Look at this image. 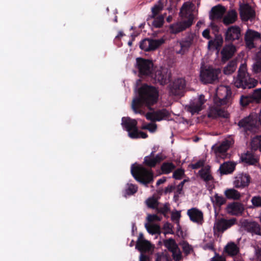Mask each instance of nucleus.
<instances>
[{"label":"nucleus","instance_id":"72a5a7b5","mask_svg":"<svg viewBox=\"0 0 261 261\" xmlns=\"http://www.w3.org/2000/svg\"><path fill=\"white\" fill-rule=\"evenodd\" d=\"M154 112L155 121H160L170 116L168 111L166 109L158 110L156 111H154Z\"/></svg>","mask_w":261,"mask_h":261},{"label":"nucleus","instance_id":"ddd939ff","mask_svg":"<svg viewBox=\"0 0 261 261\" xmlns=\"http://www.w3.org/2000/svg\"><path fill=\"white\" fill-rule=\"evenodd\" d=\"M239 12L240 17L243 21L251 20L255 16V10L248 3L242 4L240 5Z\"/></svg>","mask_w":261,"mask_h":261},{"label":"nucleus","instance_id":"393cba45","mask_svg":"<svg viewBox=\"0 0 261 261\" xmlns=\"http://www.w3.org/2000/svg\"><path fill=\"white\" fill-rule=\"evenodd\" d=\"M235 169V164L227 162L221 164L219 168V171L221 174H227L232 173Z\"/></svg>","mask_w":261,"mask_h":261},{"label":"nucleus","instance_id":"0e129e2a","mask_svg":"<svg viewBox=\"0 0 261 261\" xmlns=\"http://www.w3.org/2000/svg\"><path fill=\"white\" fill-rule=\"evenodd\" d=\"M210 31L208 29L204 30L202 32V36L207 39H211V36L210 35Z\"/></svg>","mask_w":261,"mask_h":261},{"label":"nucleus","instance_id":"338daca9","mask_svg":"<svg viewBox=\"0 0 261 261\" xmlns=\"http://www.w3.org/2000/svg\"><path fill=\"white\" fill-rule=\"evenodd\" d=\"M139 261H150V258L148 255L142 253L140 256Z\"/></svg>","mask_w":261,"mask_h":261},{"label":"nucleus","instance_id":"c85d7f7f","mask_svg":"<svg viewBox=\"0 0 261 261\" xmlns=\"http://www.w3.org/2000/svg\"><path fill=\"white\" fill-rule=\"evenodd\" d=\"M237 16V12L234 10H231L223 18V22L225 25L232 24L236 21Z\"/></svg>","mask_w":261,"mask_h":261},{"label":"nucleus","instance_id":"603ef678","mask_svg":"<svg viewBox=\"0 0 261 261\" xmlns=\"http://www.w3.org/2000/svg\"><path fill=\"white\" fill-rule=\"evenodd\" d=\"M252 71L254 73H258L261 71V60H257L253 64Z\"/></svg>","mask_w":261,"mask_h":261},{"label":"nucleus","instance_id":"9d476101","mask_svg":"<svg viewBox=\"0 0 261 261\" xmlns=\"http://www.w3.org/2000/svg\"><path fill=\"white\" fill-rule=\"evenodd\" d=\"M138 122L136 119L129 117H122L121 125L128 132V135L131 139H138Z\"/></svg>","mask_w":261,"mask_h":261},{"label":"nucleus","instance_id":"09e8293b","mask_svg":"<svg viewBox=\"0 0 261 261\" xmlns=\"http://www.w3.org/2000/svg\"><path fill=\"white\" fill-rule=\"evenodd\" d=\"M230 97L231 93H230L229 94H228L227 91L226 90V94L225 95V96L222 98L219 97V101L217 103L218 105L223 106L227 105L229 102Z\"/></svg>","mask_w":261,"mask_h":261},{"label":"nucleus","instance_id":"de8ad7c7","mask_svg":"<svg viewBox=\"0 0 261 261\" xmlns=\"http://www.w3.org/2000/svg\"><path fill=\"white\" fill-rule=\"evenodd\" d=\"M173 226L172 224L169 222H166L163 227V229L164 230V233L165 236L167 234H173L174 233L173 230Z\"/></svg>","mask_w":261,"mask_h":261},{"label":"nucleus","instance_id":"a211bd4d","mask_svg":"<svg viewBox=\"0 0 261 261\" xmlns=\"http://www.w3.org/2000/svg\"><path fill=\"white\" fill-rule=\"evenodd\" d=\"M187 215L190 220L194 223L201 224L203 221L202 212L197 208L193 207L187 211Z\"/></svg>","mask_w":261,"mask_h":261},{"label":"nucleus","instance_id":"79ce46f5","mask_svg":"<svg viewBox=\"0 0 261 261\" xmlns=\"http://www.w3.org/2000/svg\"><path fill=\"white\" fill-rule=\"evenodd\" d=\"M146 203L148 207L155 210L159 206V203L158 199L154 196L148 198L146 200Z\"/></svg>","mask_w":261,"mask_h":261},{"label":"nucleus","instance_id":"5701e85b","mask_svg":"<svg viewBox=\"0 0 261 261\" xmlns=\"http://www.w3.org/2000/svg\"><path fill=\"white\" fill-rule=\"evenodd\" d=\"M236 50L235 44L229 43L225 45L221 51L222 60L224 61L228 60L233 56Z\"/></svg>","mask_w":261,"mask_h":261},{"label":"nucleus","instance_id":"9b49d317","mask_svg":"<svg viewBox=\"0 0 261 261\" xmlns=\"http://www.w3.org/2000/svg\"><path fill=\"white\" fill-rule=\"evenodd\" d=\"M164 42L165 40L163 38L159 39L145 38L140 42V47L145 51L154 50Z\"/></svg>","mask_w":261,"mask_h":261},{"label":"nucleus","instance_id":"6ab92c4d","mask_svg":"<svg viewBox=\"0 0 261 261\" xmlns=\"http://www.w3.org/2000/svg\"><path fill=\"white\" fill-rule=\"evenodd\" d=\"M260 37V35L259 33L249 29L248 30L244 36L246 47L249 49L254 48V39L259 38Z\"/></svg>","mask_w":261,"mask_h":261},{"label":"nucleus","instance_id":"774afa93","mask_svg":"<svg viewBox=\"0 0 261 261\" xmlns=\"http://www.w3.org/2000/svg\"><path fill=\"white\" fill-rule=\"evenodd\" d=\"M255 253L257 258L261 261V248L257 247L255 248Z\"/></svg>","mask_w":261,"mask_h":261},{"label":"nucleus","instance_id":"052dcab7","mask_svg":"<svg viewBox=\"0 0 261 261\" xmlns=\"http://www.w3.org/2000/svg\"><path fill=\"white\" fill-rule=\"evenodd\" d=\"M180 217L181 215L180 212L176 211L175 212L172 213L171 219L173 221H177V222H179V220Z\"/></svg>","mask_w":261,"mask_h":261},{"label":"nucleus","instance_id":"4468645a","mask_svg":"<svg viewBox=\"0 0 261 261\" xmlns=\"http://www.w3.org/2000/svg\"><path fill=\"white\" fill-rule=\"evenodd\" d=\"M257 121L256 117L249 115L240 120L238 125L240 128H243L246 132L252 131L256 127Z\"/></svg>","mask_w":261,"mask_h":261},{"label":"nucleus","instance_id":"0eeeda50","mask_svg":"<svg viewBox=\"0 0 261 261\" xmlns=\"http://www.w3.org/2000/svg\"><path fill=\"white\" fill-rule=\"evenodd\" d=\"M220 73L221 70L219 69L211 67L201 68L200 79L204 84H212L218 80V75Z\"/></svg>","mask_w":261,"mask_h":261},{"label":"nucleus","instance_id":"39448f33","mask_svg":"<svg viewBox=\"0 0 261 261\" xmlns=\"http://www.w3.org/2000/svg\"><path fill=\"white\" fill-rule=\"evenodd\" d=\"M225 41L228 43L235 45H242L243 43V34L241 28L238 25L229 27L224 33Z\"/></svg>","mask_w":261,"mask_h":261},{"label":"nucleus","instance_id":"680f3d73","mask_svg":"<svg viewBox=\"0 0 261 261\" xmlns=\"http://www.w3.org/2000/svg\"><path fill=\"white\" fill-rule=\"evenodd\" d=\"M145 117L147 120L152 121H155L154 112H148L146 114Z\"/></svg>","mask_w":261,"mask_h":261},{"label":"nucleus","instance_id":"4d7b16f0","mask_svg":"<svg viewBox=\"0 0 261 261\" xmlns=\"http://www.w3.org/2000/svg\"><path fill=\"white\" fill-rule=\"evenodd\" d=\"M147 219L149 222L160 221L162 219V217L158 216L155 214H149L147 216Z\"/></svg>","mask_w":261,"mask_h":261},{"label":"nucleus","instance_id":"69168bd1","mask_svg":"<svg viewBox=\"0 0 261 261\" xmlns=\"http://www.w3.org/2000/svg\"><path fill=\"white\" fill-rule=\"evenodd\" d=\"M149 125L148 130L151 133L155 132L157 128L156 124L155 123H149Z\"/></svg>","mask_w":261,"mask_h":261},{"label":"nucleus","instance_id":"bb28decb","mask_svg":"<svg viewBox=\"0 0 261 261\" xmlns=\"http://www.w3.org/2000/svg\"><path fill=\"white\" fill-rule=\"evenodd\" d=\"M228 116V114L225 110L219 108L212 109L211 110L210 113L208 114L209 117H213L215 118H217L218 117L227 118Z\"/></svg>","mask_w":261,"mask_h":261},{"label":"nucleus","instance_id":"cd10ccee","mask_svg":"<svg viewBox=\"0 0 261 261\" xmlns=\"http://www.w3.org/2000/svg\"><path fill=\"white\" fill-rule=\"evenodd\" d=\"M241 160L242 162L251 165H255L258 161V160L254 157V154L249 151L241 156Z\"/></svg>","mask_w":261,"mask_h":261},{"label":"nucleus","instance_id":"864d4df0","mask_svg":"<svg viewBox=\"0 0 261 261\" xmlns=\"http://www.w3.org/2000/svg\"><path fill=\"white\" fill-rule=\"evenodd\" d=\"M251 202L255 207H261V196H254L251 199Z\"/></svg>","mask_w":261,"mask_h":261},{"label":"nucleus","instance_id":"f03ea898","mask_svg":"<svg viewBox=\"0 0 261 261\" xmlns=\"http://www.w3.org/2000/svg\"><path fill=\"white\" fill-rule=\"evenodd\" d=\"M258 84V81L251 77L248 73L246 66L242 64L240 67L237 76L234 79V85L238 88L251 89Z\"/></svg>","mask_w":261,"mask_h":261},{"label":"nucleus","instance_id":"c03bdc74","mask_svg":"<svg viewBox=\"0 0 261 261\" xmlns=\"http://www.w3.org/2000/svg\"><path fill=\"white\" fill-rule=\"evenodd\" d=\"M154 20L152 22V25L156 28H161L164 22V17L162 15H159L154 18Z\"/></svg>","mask_w":261,"mask_h":261},{"label":"nucleus","instance_id":"2f4dec72","mask_svg":"<svg viewBox=\"0 0 261 261\" xmlns=\"http://www.w3.org/2000/svg\"><path fill=\"white\" fill-rule=\"evenodd\" d=\"M211 199L215 207H220L226 202V200L224 197L222 196H219L218 194L217 193L215 194L213 197H211Z\"/></svg>","mask_w":261,"mask_h":261},{"label":"nucleus","instance_id":"f704fd0d","mask_svg":"<svg viewBox=\"0 0 261 261\" xmlns=\"http://www.w3.org/2000/svg\"><path fill=\"white\" fill-rule=\"evenodd\" d=\"M164 245L170 252H173L175 250L178 249L175 241L172 238L165 240L164 241Z\"/></svg>","mask_w":261,"mask_h":261},{"label":"nucleus","instance_id":"37998d69","mask_svg":"<svg viewBox=\"0 0 261 261\" xmlns=\"http://www.w3.org/2000/svg\"><path fill=\"white\" fill-rule=\"evenodd\" d=\"M156 211L158 213L163 214L165 217H166L167 215L170 211L169 204L166 203L163 206H158Z\"/></svg>","mask_w":261,"mask_h":261},{"label":"nucleus","instance_id":"ea45409f","mask_svg":"<svg viewBox=\"0 0 261 261\" xmlns=\"http://www.w3.org/2000/svg\"><path fill=\"white\" fill-rule=\"evenodd\" d=\"M230 141H223L216 149V152L220 153H225L230 147Z\"/></svg>","mask_w":261,"mask_h":261},{"label":"nucleus","instance_id":"dca6fc26","mask_svg":"<svg viewBox=\"0 0 261 261\" xmlns=\"http://www.w3.org/2000/svg\"><path fill=\"white\" fill-rule=\"evenodd\" d=\"M225 211L230 215L240 216L242 215L244 211V206L240 202H232L227 204Z\"/></svg>","mask_w":261,"mask_h":261},{"label":"nucleus","instance_id":"7c9ffc66","mask_svg":"<svg viewBox=\"0 0 261 261\" xmlns=\"http://www.w3.org/2000/svg\"><path fill=\"white\" fill-rule=\"evenodd\" d=\"M200 178L204 181L207 182L213 179V177L210 173V169L208 167L202 168L199 171Z\"/></svg>","mask_w":261,"mask_h":261},{"label":"nucleus","instance_id":"4c0bfd02","mask_svg":"<svg viewBox=\"0 0 261 261\" xmlns=\"http://www.w3.org/2000/svg\"><path fill=\"white\" fill-rule=\"evenodd\" d=\"M236 68L237 62L234 61H231L228 63L227 65L224 68L223 72L225 74H230L236 70Z\"/></svg>","mask_w":261,"mask_h":261},{"label":"nucleus","instance_id":"a878e982","mask_svg":"<svg viewBox=\"0 0 261 261\" xmlns=\"http://www.w3.org/2000/svg\"><path fill=\"white\" fill-rule=\"evenodd\" d=\"M151 247L150 243L147 240L143 241H137L136 244V248L141 253L149 251Z\"/></svg>","mask_w":261,"mask_h":261},{"label":"nucleus","instance_id":"6e6d98bb","mask_svg":"<svg viewBox=\"0 0 261 261\" xmlns=\"http://www.w3.org/2000/svg\"><path fill=\"white\" fill-rule=\"evenodd\" d=\"M182 249L186 255L190 254L193 250L192 246L187 242H184L182 244Z\"/></svg>","mask_w":261,"mask_h":261},{"label":"nucleus","instance_id":"aec40b11","mask_svg":"<svg viewBox=\"0 0 261 261\" xmlns=\"http://www.w3.org/2000/svg\"><path fill=\"white\" fill-rule=\"evenodd\" d=\"M166 159V156L162 153L157 154L155 158H150L145 156L143 161V164L150 168H154L158 164Z\"/></svg>","mask_w":261,"mask_h":261},{"label":"nucleus","instance_id":"20e7f679","mask_svg":"<svg viewBox=\"0 0 261 261\" xmlns=\"http://www.w3.org/2000/svg\"><path fill=\"white\" fill-rule=\"evenodd\" d=\"M131 173L134 178L138 182L147 185L153 181V172L151 169H148L141 165L133 164L131 166Z\"/></svg>","mask_w":261,"mask_h":261},{"label":"nucleus","instance_id":"e433bc0d","mask_svg":"<svg viewBox=\"0 0 261 261\" xmlns=\"http://www.w3.org/2000/svg\"><path fill=\"white\" fill-rule=\"evenodd\" d=\"M251 146L253 150L258 149L261 152V135L256 136L252 139Z\"/></svg>","mask_w":261,"mask_h":261},{"label":"nucleus","instance_id":"58836bf2","mask_svg":"<svg viewBox=\"0 0 261 261\" xmlns=\"http://www.w3.org/2000/svg\"><path fill=\"white\" fill-rule=\"evenodd\" d=\"M145 227H146L147 231L150 234H160L161 233V228L159 225H157V224L148 225V224H146L145 225Z\"/></svg>","mask_w":261,"mask_h":261},{"label":"nucleus","instance_id":"a18cd8bd","mask_svg":"<svg viewBox=\"0 0 261 261\" xmlns=\"http://www.w3.org/2000/svg\"><path fill=\"white\" fill-rule=\"evenodd\" d=\"M240 102L241 105L243 107L248 106L250 103L254 102L253 99H252L251 95L241 96Z\"/></svg>","mask_w":261,"mask_h":261},{"label":"nucleus","instance_id":"49530a36","mask_svg":"<svg viewBox=\"0 0 261 261\" xmlns=\"http://www.w3.org/2000/svg\"><path fill=\"white\" fill-rule=\"evenodd\" d=\"M251 95L254 102H260L261 101V88L255 89Z\"/></svg>","mask_w":261,"mask_h":261},{"label":"nucleus","instance_id":"f3484780","mask_svg":"<svg viewBox=\"0 0 261 261\" xmlns=\"http://www.w3.org/2000/svg\"><path fill=\"white\" fill-rule=\"evenodd\" d=\"M193 35L191 34H188L179 42L180 49L177 51L176 53L182 55L188 52L189 48L193 44Z\"/></svg>","mask_w":261,"mask_h":261},{"label":"nucleus","instance_id":"6e6552de","mask_svg":"<svg viewBox=\"0 0 261 261\" xmlns=\"http://www.w3.org/2000/svg\"><path fill=\"white\" fill-rule=\"evenodd\" d=\"M152 76H150L153 83L164 86L167 84L170 81L171 73L166 68L161 67L154 71L152 72Z\"/></svg>","mask_w":261,"mask_h":261},{"label":"nucleus","instance_id":"423d86ee","mask_svg":"<svg viewBox=\"0 0 261 261\" xmlns=\"http://www.w3.org/2000/svg\"><path fill=\"white\" fill-rule=\"evenodd\" d=\"M136 67L138 70L139 76L142 78L152 76L153 63L151 60L142 58L136 59Z\"/></svg>","mask_w":261,"mask_h":261},{"label":"nucleus","instance_id":"13d9d810","mask_svg":"<svg viewBox=\"0 0 261 261\" xmlns=\"http://www.w3.org/2000/svg\"><path fill=\"white\" fill-rule=\"evenodd\" d=\"M174 259L175 261H179L181 259V253L179 248L175 250L173 252H171Z\"/></svg>","mask_w":261,"mask_h":261},{"label":"nucleus","instance_id":"c9c22d12","mask_svg":"<svg viewBox=\"0 0 261 261\" xmlns=\"http://www.w3.org/2000/svg\"><path fill=\"white\" fill-rule=\"evenodd\" d=\"M175 166L171 162H164L161 167V170L163 174H169L175 168Z\"/></svg>","mask_w":261,"mask_h":261},{"label":"nucleus","instance_id":"b1692460","mask_svg":"<svg viewBox=\"0 0 261 261\" xmlns=\"http://www.w3.org/2000/svg\"><path fill=\"white\" fill-rule=\"evenodd\" d=\"M244 226L247 231L257 235H261L260 225L255 221H246Z\"/></svg>","mask_w":261,"mask_h":261},{"label":"nucleus","instance_id":"412c9836","mask_svg":"<svg viewBox=\"0 0 261 261\" xmlns=\"http://www.w3.org/2000/svg\"><path fill=\"white\" fill-rule=\"evenodd\" d=\"M250 182V177L249 175L246 173H242L236 177L234 185L235 187L237 188H244L247 187Z\"/></svg>","mask_w":261,"mask_h":261},{"label":"nucleus","instance_id":"f257e3e1","mask_svg":"<svg viewBox=\"0 0 261 261\" xmlns=\"http://www.w3.org/2000/svg\"><path fill=\"white\" fill-rule=\"evenodd\" d=\"M139 96L135 98L132 102V109L135 113L142 114L140 109L146 106L149 110H152L151 106L156 103L159 97L158 89L152 86L143 85L138 90Z\"/></svg>","mask_w":261,"mask_h":261},{"label":"nucleus","instance_id":"e2e57ef3","mask_svg":"<svg viewBox=\"0 0 261 261\" xmlns=\"http://www.w3.org/2000/svg\"><path fill=\"white\" fill-rule=\"evenodd\" d=\"M211 261H226L225 258L222 256H220L218 254L212 258Z\"/></svg>","mask_w":261,"mask_h":261},{"label":"nucleus","instance_id":"2eb2a0df","mask_svg":"<svg viewBox=\"0 0 261 261\" xmlns=\"http://www.w3.org/2000/svg\"><path fill=\"white\" fill-rule=\"evenodd\" d=\"M236 218H231L229 220L223 218L219 219L215 223L214 229L218 232L223 233L233 226L236 223Z\"/></svg>","mask_w":261,"mask_h":261},{"label":"nucleus","instance_id":"bf43d9fd","mask_svg":"<svg viewBox=\"0 0 261 261\" xmlns=\"http://www.w3.org/2000/svg\"><path fill=\"white\" fill-rule=\"evenodd\" d=\"M204 164V161L200 160L195 164L191 165V167L193 169H197L201 167H202Z\"/></svg>","mask_w":261,"mask_h":261},{"label":"nucleus","instance_id":"4be33fe9","mask_svg":"<svg viewBox=\"0 0 261 261\" xmlns=\"http://www.w3.org/2000/svg\"><path fill=\"white\" fill-rule=\"evenodd\" d=\"M226 9L225 7L218 5L212 8L211 9L210 18L211 20L221 19L225 13Z\"/></svg>","mask_w":261,"mask_h":261},{"label":"nucleus","instance_id":"8fccbe9b","mask_svg":"<svg viewBox=\"0 0 261 261\" xmlns=\"http://www.w3.org/2000/svg\"><path fill=\"white\" fill-rule=\"evenodd\" d=\"M138 187L133 184L128 185L127 188L125 189V196L126 195H132L137 192Z\"/></svg>","mask_w":261,"mask_h":261},{"label":"nucleus","instance_id":"f8f14e48","mask_svg":"<svg viewBox=\"0 0 261 261\" xmlns=\"http://www.w3.org/2000/svg\"><path fill=\"white\" fill-rule=\"evenodd\" d=\"M206 100L204 96L201 94L197 99H195L191 101L189 105L187 106V110L192 115L198 114L202 109H204L203 105L205 102Z\"/></svg>","mask_w":261,"mask_h":261},{"label":"nucleus","instance_id":"473e14b6","mask_svg":"<svg viewBox=\"0 0 261 261\" xmlns=\"http://www.w3.org/2000/svg\"><path fill=\"white\" fill-rule=\"evenodd\" d=\"M226 197L228 199L238 200L241 197V194L234 189H228L224 192Z\"/></svg>","mask_w":261,"mask_h":261},{"label":"nucleus","instance_id":"3c124183","mask_svg":"<svg viewBox=\"0 0 261 261\" xmlns=\"http://www.w3.org/2000/svg\"><path fill=\"white\" fill-rule=\"evenodd\" d=\"M185 174V170L183 169H177L173 174L172 177L175 179H181Z\"/></svg>","mask_w":261,"mask_h":261},{"label":"nucleus","instance_id":"7ed1b4c3","mask_svg":"<svg viewBox=\"0 0 261 261\" xmlns=\"http://www.w3.org/2000/svg\"><path fill=\"white\" fill-rule=\"evenodd\" d=\"M189 9V5L185 3L180 10V14L181 17H188V18L187 20L178 22L170 25V31L171 33L177 34L192 25L193 22V14L190 13Z\"/></svg>","mask_w":261,"mask_h":261},{"label":"nucleus","instance_id":"c756f323","mask_svg":"<svg viewBox=\"0 0 261 261\" xmlns=\"http://www.w3.org/2000/svg\"><path fill=\"white\" fill-rule=\"evenodd\" d=\"M225 251L230 256H234L239 253V248L234 243L230 242L225 246Z\"/></svg>","mask_w":261,"mask_h":261},{"label":"nucleus","instance_id":"a19ab883","mask_svg":"<svg viewBox=\"0 0 261 261\" xmlns=\"http://www.w3.org/2000/svg\"><path fill=\"white\" fill-rule=\"evenodd\" d=\"M163 5L161 1H159L158 4L154 5L151 8L152 15L151 16V17L154 18L163 10Z\"/></svg>","mask_w":261,"mask_h":261},{"label":"nucleus","instance_id":"1a4fd4ad","mask_svg":"<svg viewBox=\"0 0 261 261\" xmlns=\"http://www.w3.org/2000/svg\"><path fill=\"white\" fill-rule=\"evenodd\" d=\"M186 87L185 79L182 77H177L170 83L168 86L169 94L173 96H182Z\"/></svg>","mask_w":261,"mask_h":261},{"label":"nucleus","instance_id":"5fc2aeb1","mask_svg":"<svg viewBox=\"0 0 261 261\" xmlns=\"http://www.w3.org/2000/svg\"><path fill=\"white\" fill-rule=\"evenodd\" d=\"M214 40L216 43V48L222 46L223 43V39L221 35H216Z\"/></svg>","mask_w":261,"mask_h":261}]
</instances>
